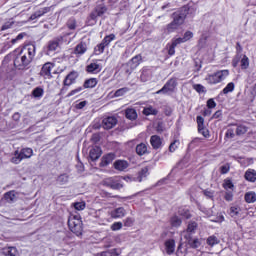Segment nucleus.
I'll return each mask as SVG.
<instances>
[{
    "label": "nucleus",
    "instance_id": "nucleus-1",
    "mask_svg": "<svg viewBox=\"0 0 256 256\" xmlns=\"http://www.w3.org/2000/svg\"><path fill=\"white\" fill-rule=\"evenodd\" d=\"M14 67L19 70L29 69L35 55L37 53V47L34 44H25L14 50Z\"/></svg>",
    "mask_w": 256,
    "mask_h": 256
},
{
    "label": "nucleus",
    "instance_id": "nucleus-2",
    "mask_svg": "<svg viewBox=\"0 0 256 256\" xmlns=\"http://www.w3.org/2000/svg\"><path fill=\"white\" fill-rule=\"evenodd\" d=\"M189 6H182L179 10L172 13V21L166 25L165 33L167 35H171V33H175V31H179L181 25L185 23L187 16L189 15Z\"/></svg>",
    "mask_w": 256,
    "mask_h": 256
},
{
    "label": "nucleus",
    "instance_id": "nucleus-3",
    "mask_svg": "<svg viewBox=\"0 0 256 256\" xmlns=\"http://www.w3.org/2000/svg\"><path fill=\"white\" fill-rule=\"evenodd\" d=\"M68 227L76 237H81V235H83V220L81 219V214L77 212L71 213L68 217Z\"/></svg>",
    "mask_w": 256,
    "mask_h": 256
},
{
    "label": "nucleus",
    "instance_id": "nucleus-4",
    "mask_svg": "<svg viewBox=\"0 0 256 256\" xmlns=\"http://www.w3.org/2000/svg\"><path fill=\"white\" fill-rule=\"evenodd\" d=\"M108 8L105 4H98L94 9L90 12V14L87 17L86 23L87 25H96L97 24V18L103 17L105 13H107Z\"/></svg>",
    "mask_w": 256,
    "mask_h": 256
},
{
    "label": "nucleus",
    "instance_id": "nucleus-5",
    "mask_svg": "<svg viewBox=\"0 0 256 256\" xmlns=\"http://www.w3.org/2000/svg\"><path fill=\"white\" fill-rule=\"evenodd\" d=\"M229 75V70H217L216 72L212 74H208L205 77V81L208 85H219V83H222V81H225L226 78Z\"/></svg>",
    "mask_w": 256,
    "mask_h": 256
},
{
    "label": "nucleus",
    "instance_id": "nucleus-6",
    "mask_svg": "<svg viewBox=\"0 0 256 256\" xmlns=\"http://www.w3.org/2000/svg\"><path fill=\"white\" fill-rule=\"evenodd\" d=\"M33 157V150L29 147L22 148L20 151L16 150L10 159L14 165H19L24 159H31Z\"/></svg>",
    "mask_w": 256,
    "mask_h": 256
},
{
    "label": "nucleus",
    "instance_id": "nucleus-7",
    "mask_svg": "<svg viewBox=\"0 0 256 256\" xmlns=\"http://www.w3.org/2000/svg\"><path fill=\"white\" fill-rule=\"evenodd\" d=\"M77 79H79V72L73 70L67 74L63 80V87L60 90L61 95L67 93L69 87L77 83Z\"/></svg>",
    "mask_w": 256,
    "mask_h": 256
},
{
    "label": "nucleus",
    "instance_id": "nucleus-8",
    "mask_svg": "<svg viewBox=\"0 0 256 256\" xmlns=\"http://www.w3.org/2000/svg\"><path fill=\"white\" fill-rule=\"evenodd\" d=\"M141 63H143V56H141V54L135 55L126 63V73L131 75V73L137 69Z\"/></svg>",
    "mask_w": 256,
    "mask_h": 256
},
{
    "label": "nucleus",
    "instance_id": "nucleus-9",
    "mask_svg": "<svg viewBox=\"0 0 256 256\" xmlns=\"http://www.w3.org/2000/svg\"><path fill=\"white\" fill-rule=\"evenodd\" d=\"M71 33H66L62 36L55 37L53 40H50L47 45V51L53 52L56 49H59V46L63 44L65 37H69Z\"/></svg>",
    "mask_w": 256,
    "mask_h": 256
},
{
    "label": "nucleus",
    "instance_id": "nucleus-10",
    "mask_svg": "<svg viewBox=\"0 0 256 256\" xmlns=\"http://www.w3.org/2000/svg\"><path fill=\"white\" fill-rule=\"evenodd\" d=\"M177 87V78H170L164 86L156 92V95H161V93H173Z\"/></svg>",
    "mask_w": 256,
    "mask_h": 256
},
{
    "label": "nucleus",
    "instance_id": "nucleus-11",
    "mask_svg": "<svg viewBox=\"0 0 256 256\" xmlns=\"http://www.w3.org/2000/svg\"><path fill=\"white\" fill-rule=\"evenodd\" d=\"M196 123H197L198 133H200V135H203L205 139H209V137H211V134L209 132V129L205 127V118H203V116H197Z\"/></svg>",
    "mask_w": 256,
    "mask_h": 256
},
{
    "label": "nucleus",
    "instance_id": "nucleus-12",
    "mask_svg": "<svg viewBox=\"0 0 256 256\" xmlns=\"http://www.w3.org/2000/svg\"><path fill=\"white\" fill-rule=\"evenodd\" d=\"M55 68V63L46 62L40 71V75L44 77V79H52L53 78V69Z\"/></svg>",
    "mask_w": 256,
    "mask_h": 256
},
{
    "label": "nucleus",
    "instance_id": "nucleus-13",
    "mask_svg": "<svg viewBox=\"0 0 256 256\" xmlns=\"http://www.w3.org/2000/svg\"><path fill=\"white\" fill-rule=\"evenodd\" d=\"M103 187H109L110 189L119 190L123 188V184L119 183L115 178L109 177L102 181Z\"/></svg>",
    "mask_w": 256,
    "mask_h": 256
},
{
    "label": "nucleus",
    "instance_id": "nucleus-14",
    "mask_svg": "<svg viewBox=\"0 0 256 256\" xmlns=\"http://www.w3.org/2000/svg\"><path fill=\"white\" fill-rule=\"evenodd\" d=\"M118 120L115 116H108L103 118L102 120V127L103 129H106V131H109V129H113L115 125H117Z\"/></svg>",
    "mask_w": 256,
    "mask_h": 256
},
{
    "label": "nucleus",
    "instance_id": "nucleus-15",
    "mask_svg": "<svg viewBox=\"0 0 256 256\" xmlns=\"http://www.w3.org/2000/svg\"><path fill=\"white\" fill-rule=\"evenodd\" d=\"M117 155L114 152H110L107 154H104L100 161V167H108V165H111L113 161H115Z\"/></svg>",
    "mask_w": 256,
    "mask_h": 256
},
{
    "label": "nucleus",
    "instance_id": "nucleus-16",
    "mask_svg": "<svg viewBox=\"0 0 256 256\" xmlns=\"http://www.w3.org/2000/svg\"><path fill=\"white\" fill-rule=\"evenodd\" d=\"M150 145L154 151H158V149H163V138L159 135H152L150 137Z\"/></svg>",
    "mask_w": 256,
    "mask_h": 256
},
{
    "label": "nucleus",
    "instance_id": "nucleus-17",
    "mask_svg": "<svg viewBox=\"0 0 256 256\" xmlns=\"http://www.w3.org/2000/svg\"><path fill=\"white\" fill-rule=\"evenodd\" d=\"M109 215L112 219H123L127 215V211L123 207H118L109 212Z\"/></svg>",
    "mask_w": 256,
    "mask_h": 256
},
{
    "label": "nucleus",
    "instance_id": "nucleus-18",
    "mask_svg": "<svg viewBox=\"0 0 256 256\" xmlns=\"http://www.w3.org/2000/svg\"><path fill=\"white\" fill-rule=\"evenodd\" d=\"M103 155V150L99 146H93L89 151L91 161H97Z\"/></svg>",
    "mask_w": 256,
    "mask_h": 256
},
{
    "label": "nucleus",
    "instance_id": "nucleus-19",
    "mask_svg": "<svg viewBox=\"0 0 256 256\" xmlns=\"http://www.w3.org/2000/svg\"><path fill=\"white\" fill-rule=\"evenodd\" d=\"M102 69L101 65L92 62L86 66V73H89L90 75H97L101 73Z\"/></svg>",
    "mask_w": 256,
    "mask_h": 256
},
{
    "label": "nucleus",
    "instance_id": "nucleus-20",
    "mask_svg": "<svg viewBox=\"0 0 256 256\" xmlns=\"http://www.w3.org/2000/svg\"><path fill=\"white\" fill-rule=\"evenodd\" d=\"M175 247H176L175 239L170 238V239L165 240L164 249H165L166 254L173 255V253H175Z\"/></svg>",
    "mask_w": 256,
    "mask_h": 256
},
{
    "label": "nucleus",
    "instance_id": "nucleus-21",
    "mask_svg": "<svg viewBox=\"0 0 256 256\" xmlns=\"http://www.w3.org/2000/svg\"><path fill=\"white\" fill-rule=\"evenodd\" d=\"M151 77H153V70H151V68L148 67V66H144V67L141 69L140 80H141L143 83H146V81L150 80Z\"/></svg>",
    "mask_w": 256,
    "mask_h": 256
},
{
    "label": "nucleus",
    "instance_id": "nucleus-22",
    "mask_svg": "<svg viewBox=\"0 0 256 256\" xmlns=\"http://www.w3.org/2000/svg\"><path fill=\"white\" fill-rule=\"evenodd\" d=\"M177 45H181V44H180L179 40L176 38H173L171 43H168L166 45V49H167L168 55L170 57H173V55H175V48L177 47Z\"/></svg>",
    "mask_w": 256,
    "mask_h": 256
},
{
    "label": "nucleus",
    "instance_id": "nucleus-23",
    "mask_svg": "<svg viewBox=\"0 0 256 256\" xmlns=\"http://www.w3.org/2000/svg\"><path fill=\"white\" fill-rule=\"evenodd\" d=\"M98 83L97 78H88L84 81L82 89H95Z\"/></svg>",
    "mask_w": 256,
    "mask_h": 256
},
{
    "label": "nucleus",
    "instance_id": "nucleus-24",
    "mask_svg": "<svg viewBox=\"0 0 256 256\" xmlns=\"http://www.w3.org/2000/svg\"><path fill=\"white\" fill-rule=\"evenodd\" d=\"M198 228L199 224L197 223V221L190 220L186 228V233L188 235H195Z\"/></svg>",
    "mask_w": 256,
    "mask_h": 256
},
{
    "label": "nucleus",
    "instance_id": "nucleus-25",
    "mask_svg": "<svg viewBox=\"0 0 256 256\" xmlns=\"http://www.w3.org/2000/svg\"><path fill=\"white\" fill-rule=\"evenodd\" d=\"M136 153L139 157H143V155L149 154V146L145 143H140L136 146Z\"/></svg>",
    "mask_w": 256,
    "mask_h": 256
},
{
    "label": "nucleus",
    "instance_id": "nucleus-26",
    "mask_svg": "<svg viewBox=\"0 0 256 256\" xmlns=\"http://www.w3.org/2000/svg\"><path fill=\"white\" fill-rule=\"evenodd\" d=\"M233 125L234 127H236L235 133L238 137H241V135H245V133H247V131H249V128L243 124H230Z\"/></svg>",
    "mask_w": 256,
    "mask_h": 256
},
{
    "label": "nucleus",
    "instance_id": "nucleus-27",
    "mask_svg": "<svg viewBox=\"0 0 256 256\" xmlns=\"http://www.w3.org/2000/svg\"><path fill=\"white\" fill-rule=\"evenodd\" d=\"M87 53V43L80 42L74 49L75 55H85Z\"/></svg>",
    "mask_w": 256,
    "mask_h": 256
},
{
    "label": "nucleus",
    "instance_id": "nucleus-28",
    "mask_svg": "<svg viewBox=\"0 0 256 256\" xmlns=\"http://www.w3.org/2000/svg\"><path fill=\"white\" fill-rule=\"evenodd\" d=\"M3 255L5 256H19V250L17 247L8 246L3 248Z\"/></svg>",
    "mask_w": 256,
    "mask_h": 256
},
{
    "label": "nucleus",
    "instance_id": "nucleus-29",
    "mask_svg": "<svg viewBox=\"0 0 256 256\" xmlns=\"http://www.w3.org/2000/svg\"><path fill=\"white\" fill-rule=\"evenodd\" d=\"M244 179H246V181H249V183H255L256 181L255 169H248L244 174Z\"/></svg>",
    "mask_w": 256,
    "mask_h": 256
},
{
    "label": "nucleus",
    "instance_id": "nucleus-30",
    "mask_svg": "<svg viewBox=\"0 0 256 256\" xmlns=\"http://www.w3.org/2000/svg\"><path fill=\"white\" fill-rule=\"evenodd\" d=\"M129 167V163L125 160H116L114 162V169L117 171H125Z\"/></svg>",
    "mask_w": 256,
    "mask_h": 256
},
{
    "label": "nucleus",
    "instance_id": "nucleus-31",
    "mask_svg": "<svg viewBox=\"0 0 256 256\" xmlns=\"http://www.w3.org/2000/svg\"><path fill=\"white\" fill-rule=\"evenodd\" d=\"M125 117L129 121H135L137 119V110L135 108H127L125 110Z\"/></svg>",
    "mask_w": 256,
    "mask_h": 256
},
{
    "label": "nucleus",
    "instance_id": "nucleus-32",
    "mask_svg": "<svg viewBox=\"0 0 256 256\" xmlns=\"http://www.w3.org/2000/svg\"><path fill=\"white\" fill-rule=\"evenodd\" d=\"M170 225L172 228L178 229V227L183 225V220L179 216L174 215L170 218Z\"/></svg>",
    "mask_w": 256,
    "mask_h": 256
},
{
    "label": "nucleus",
    "instance_id": "nucleus-33",
    "mask_svg": "<svg viewBox=\"0 0 256 256\" xmlns=\"http://www.w3.org/2000/svg\"><path fill=\"white\" fill-rule=\"evenodd\" d=\"M222 187L225 191H235V184H233V180H231V178L224 179Z\"/></svg>",
    "mask_w": 256,
    "mask_h": 256
},
{
    "label": "nucleus",
    "instance_id": "nucleus-34",
    "mask_svg": "<svg viewBox=\"0 0 256 256\" xmlns=\"http://www.w3.org/2000/svg\"><path fill=\"white\" fill-rule=\"evenodd\" d=\"M142 113L145 115V117H149V115H159V110H157V108H153V106L150 105L145 107Z\"/></svg>",
    "mask_w": 256,
    "mask_h": 256
},
{
    "label": "nucleus",
    "instance_id": "nucleus-35",
    "mask_svg": "<svg viewBox=\"0 0 256 256\" xmlns=\"http://www.w3.org/2000/svg\"><path fill=\"white\" fill-rule=\"evenodd\" d=\"M244 200L246 201V203H255L256 202L255 191L246 192L244 195Z\"/></svg>",
    "mask_w": 256,
    "mask_h": 256
},
{
    "label": "nucleus",
    "instance_id": "nucleus-36",
    "mask_svg": "<svg viewBox=\"0 0 256 256\" xmlns=\"http://www.w3.org/2000/svg\"><path fill=\"white\" fill-rule=\"evenodd\" d=\"M43 95H45V90H43V88H41L40 86L34 88L32 91V96L35 99H41V97H43Z\"/></svg>",
    "mask_w": 256,
    "mask_h": 256
},
{
    "label": "nucleus",
    "instance_id": "nucleus-37",
    "mask_svg": "<svg viewBox=\"0 0 256 256\" xmlns=\"http://www.w3.org/2000/svg\"><path fill=\"white\" fill-rule=\"evenodd\" d=\"M178 40V42L181 43H187V41H190V39H193V32L191 31H186L184 33V36L181 38H176Z\"/></svg>",
    "mask_w": 256,
    "mask_h": 256
},
{
    "label": "nucleus",
    "instance_id": "nucleus-38",
    "mask_svg": "<svg viewBox=\"0 0 256 256\" xmlns=\"http://www.w3.org/2000/svg\"><path fill=\"white\" fill-rule=\"evenodd\" d=\"M178 214L180 217H184V219H191V211L188 208H179Z\"/></svg>",
    "mask_w": 256,
    "mask_h": 256
},
{
    "label": "nucleus",
    "instance_id": "nucleus-39",
    "mask_svg": "<svg viewBox=\"0 0 256 256\" xmlns=\"http://www.w3.org/2000/svg\"><path fill=\"white\" fill-rule=\"evenodd\" d=\"M66 27L70 31H75V29H77V20L74 17L69 18L68 21L66 22Z\"/></svg>",
    "mask_w": 256,
    "mask_h": 256
},
{
    "label": "nucleus",
    "instance_id": "nucleus-40",
    "mask_svg": "<svg viewBox=\"0 0 256 256\" xmlns=\"http://www.w3.org/2000/svg\"><path fill=\"white\" fill-rule=\"evenodd\" d=\"M149 175V168L144 167L142 168L139 172H138V181L139 183H141V181H143V179H145V177H147Z\"/></svg>",
    "mask_w": 256,
    "mask_h": 256
},
{
    "label": "nucleus",
    "instance_id": "nucleus-41",
    "mask_svg": "<svg viewBox=\"0 0 256 256\" xmlns=\"http://www.w3.org/2000/svg\"><path fill=\"white\" fill-rule=\"evenodd\" d=\"M179 145H181V142L179 139H175L173 142L170 143L168 151L170 153H175L177 149H179Z\"/></svg>",
    "mask_w": 256,
    "mask_h": 256
},
{
    "label": "nucleus",
    "instance_id": "nucleus-42",
    "mask_svg": "<svg viewBox=\"0 0 256 256\" xmlns=\"http://www.w3.org/2000/svg\"><path fill=\"white\" fill-rule=\"evenodd\" d=\"M206 243L210 247H215V245H219V238H217L215 235L209 236L206 240Z\"/></svg>",
    "mask_w": 256,
    "mask_h": 256
},
{
    "label": "nucleus",
    "instance_id": "nucleus-43",
    "mask_svg": "<svg viewBox=\"0 0 256 256\" xmlns=\"http://www.w3.org/2000/svg\"><path fill=\"white\" fill-rule=\"evenodd\" d=\"M57 183L59 185H67L69 183V175L68 174H60L57 178Z\"/></svg>",
    "mask_w": 256,
    "mask_h": 256
},
{
    "label": "nucleus",
    "instance_id": "nucleus-44",
    "mask_svg": "<svg viewBox=\"0 0 256 256\" xmlns=\"http://www.w3.org/2000/svg\"><path fill=\"white\" fill-rule=\"evenodd\" d=\"M105 46L103 42L99 43L94 48V55H103L105 53Z\"/></svg>",
    "mask_w": 256,
    "mask_h": 256
},
{
    "label": "nucleus",
    "instance_id": "nucleus-45",
    "mask_svg": "<svg viewBox=\"0 0 256 256\" xmlns=\"http://www.w3.org/2000/svg\"><path fill=\"white\" fill-rule=\"evenodd\" d=\"M235 91V83L230 82L222 90L223 95H228V93H233Z\"/></svg>",
    "mask_w": 256,
    "mask_h": 256
},
{
    "label": "nucleus",
    "instance_id": "nucleus-46",
    "mask_svg": "<svg viewBox=\"0 0 256 256\" xmlns=\"http://www.w3.org/2000/svg\"><path fill=\"white\" fill-rule=\"evenodd\" d=\"M15 197H17V194H15L14 190L8 191L4 194V199L9 202L15 201Z\"/></svg>",
    "mask_w": 256,
    "mask_h": 256
},
{
    "label": "nucleus",
    "instance_id": "nucleus-47",
    "mask_svg": "<svg viewBox=\"0 0 256 256\" xmlns=\"http://www.w3.org/2000/svg\"><path fill=\"white\" fill-rule=\"evenodd\" d=\"M111 41H115V34L106 35L101 41L106 47H109Z\"/></svg>",
    "mask_w": 256,
    "mask_h": 256
},
{
    "label": "nucleus",
    "instance_id": "nucleus-48",
    "mask_svg": "<svg viewBox=\"0 0 256 256\" xmlns=\"http://www.w3.org/2000/svg\"><path fill=\"white\" fill-rule=\"evenodd\" d=\"M240 67L242 70L249 69V57L244 55L240 61Z\"/></svg>",
    "mask_w": 256,
    "mask_h": 256
},
{
    "label": "nucleus",
    "instance_id": "nucleus-49",
    "mask_svg": "<svg viewBox=\"0 0 256 256\" xmlns=\"http://www.w3.org/2000/svg\"><path fill=\"white\" fill-rule=\"evenodd\" d=\"M235 129L233 128H228L226 133H225V136H224V139L225 141H227V139H234L235 138Z\"/></svg>",
    "mask_w": 256,
    "mask_h": 256
},
{
    "label": "nucleus",
    "instance_id": "nucleus-50",
    "mask_svg": "<svg viewBox=\"0 0 256 256\" xmlns=\"http://www.w3.org/2000/svg\"><path fill=\"white\" fill-rule=\"evenodd\" d=\"M49 11H51V8L49 7H44L41 10H38L34 13V17H43V15H45V13H49Z\"/></svg>",
    "mask_w": 256,
    "mask_h": 256
},
{
    "label": "nucleus",
    "instance_id": "nucleus-51",
    "mask_svg": "<svg viewBox=\"0 0 256 256\" xmlns=\"http://www.w3.org/2000/svg\"><path fill=\"white\" fill-rule=\"evenodd\" d=\"M128 91H129V88L127 87L120 88L115 91L114 97H123V95H125V93H128Z\"/></svg>",
    "mask_w": 256,
    "mask_h": 256
},
{
    "label": "nucleus",
    "instance_id": "nucleus-52",
    "mask_svg": "<svg viewBox=\"0 0 256 256\" xmlns=\"http://www.w3.org/2000/svg\"><path fill=\"white\" fill-rule=\"evenodd\" d=\"M192 87L196 93H207V90H205V86H203V84H193Z\"/></svg>",
    "mask_w": 256,
    "mask_h": 256
},
{
    "label": "nucleus",
    "instance_id": "nucleus-53",
    "mask_svg": "<svg viewBox=\"0 0 256 256\" xmlns=\"http://www.w3.org/2000/svg\"><path fill=\"white\" fill-rule=\"evenodd\" d=\"M124 227H133L135 224V218L133 217H127L126 219L123 220Z\"/></svg>",
    "mask_w": 256,
    "mask_h": 256
},
{
    "label": "nucleus",
    "instance_id": "nucleus-54",
    "mask_svg": "<svg viewBox=\"0 0 256 256\" xmlns=\"http://www.w3.org/2000/svg\"><path fill=\"white\" fill-rule=\"evenodd\" d=\"M111 231H121L123 229V222H114L110 226Z\"/></svg>",
    "mask_w": 256,
    "mask_h": 256
},
{
    "label": "nucleus",
    "instance_id": "nucleus-55",
    "mask_svg": "<svg viewBox=\"0 0 256 256\" xmlns=\"http://www.w3.org/2000/svg\"><path fill=\"white\" fill-rule=\"evenodd\" d=\"M231 171V164L226 163L225 165L220 167V173L221 175H227Z\"/></svg>",
    "mask_w": 256,
    "mask_h": 256
},
{
    "label": "nucleus",
    "instance_id": "nucleus-56",
    "mask_svg": "<svg viewBox=\"0 0 256 256\" xmlns=\"http://www.w3.org/2000/svg\"><path fill=\"white\" fill-rule=\"evenodd\" d=\"M25 37H27V33L25 32L18 34L15 38L11 40L12 45H15L18 41H21Z\"/></svg>",
    "mask_w": 256,
    "mask_h": 256
},
{
    "label": "nucleus",
    "instance_id": "nucleus-57",
    "mask_svg": "<svg viewBox=\"0 0 256 256\" xmlns=\"http://www.w3.org/2000/svg\"><path fill=\"white\" fill-rule=\"evenodd\" d=\"M74 209H76V211H83L86 207L85 202H75L73 204Z\"/></svg>",
    "mask_w": 256,
    "mask_h": 256
},
{
    "label": "nucleus",
    "instance_id": "nucleus-58",
    "mask_svg": "<svg viewBox=\"0 0 256 256\" xmlns=\"http://www.w3.org/2000/svg\"><path fill=\"white\" fill-rule=\"evenodd\" d=\"M239 211H241V208H239V206H231L230 207V215L232 217H237V215H239Z\"/></svg>",
    "mask_w": 256,
    "mask_h": 256
},
{
    "label": "nucleus",
    "instance_id": "nucleus-59",
    "mask_svg": "<svg viewBox=\"0 0 256 256\" xmlns=\"http://www.w3.org/2000/svg\"><path fill=\"white\" fill-rule=\"evenodd\" d=\"M15 25V22L13 20H9L4 23V25L1 27V31H7V29H11Z\"/></svg>",
    "mask_w": 256,
    "mask_h": 256
},
{
    "label": "nucleus",
    "instance_id": "nucleus-60",
    "mask_svg": "<svg viewBox=\"0 0 256 256\" xmlns=\"http://www.w3.org/2000/svg\"><path fill=\"white\" fill-rule=\"evenodd\" d=\"M83 91V86H79L76 89L71 90L68 94L67 97H73V95H77V93H81Z\"/></svg>",
    "mask_w": 256,
    "mask_h": 256
},
{
    "label": "nucleus",
    "instance_id": "nucleus-61",
    "mask_svg": "<svg viewBox=\"0 0 256 256\" xmlns=\"http://www.w3.org/2000/svg\"><path fill=\"white\" fill-rule=\"evenodd\" d=\"M233 190H226L225 194H224V199L225 201H233Z\"/></svg>",
    "mask_w": 256,
    "mask_h": 256
},
{
    "label": "nucleus",
    "instance_id": "nucleus-62",
    "mask_svg": "<svg viewBox=\"0 0 256 256\" xmlns=\"http://www.w3.org/2000/svg\"><path fill=\"white\" fill-rule=\"evenodd\" d=\"M207 108L208 109H215L217 107V102L213 98L207 100Z\"/></svg>",
    "mask_w": 256,
    "mask_h": 256
},
{
    "label": "nucleus",
    "instance_id": "nucleus-63",
    "mask_svg": "<svg viewBox=\"0 0 256 256\" xmlns=\"http://www.w3.org/2000/svg\"><path fill=\"white\" fill-rule=\"evenodd\" d=\"M190 246L192 247V249H199V247L201 246V242H199V239L195 238L190 243Z\"/></svg>",
    "mask_w": 256,
    "mask_h": 256
},
{
    "label": "nucleus",
    "instance_id": "nucleus-64",
    "mask_svg": "<svg viewBox=\"0 0 256 256\" xmlns=\"http://www.w3.org/2000/svg\"><path fill=\"white\" fill-rule=\"evenodd\" d=\"M92 143H99L101 141V135L99 134H93L91 137Z\"/></svg>",
    "mask_w": 256,
    "mask_h": 256
}]
</instances>
